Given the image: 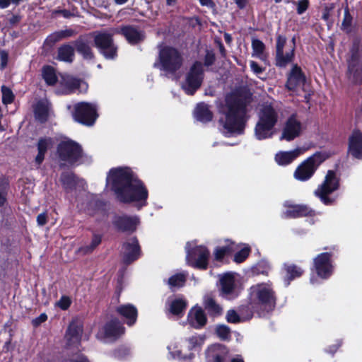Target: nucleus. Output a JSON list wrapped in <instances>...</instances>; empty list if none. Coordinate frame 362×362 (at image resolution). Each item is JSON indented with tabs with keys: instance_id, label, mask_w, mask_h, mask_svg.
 Here are the masks:
<instances>
[{
	"instance_id": "nucleus-1",
	"label": "nucleus",
	"mask_w": 362,
	"mask_h": 362,
	"mask_svg": "<svg viewBox=\"0 0 362 362\" xmlns=\"http://www.w3.org/2000/svg\"><path fill=\"white\" fill-rule=\"evenodd\" d=\"M107 184L120 202L134 203L139 209L146 205L148 190L129 168L111 169L107 177Z\"/></svg>"
},
{
	"instance_id": "nucleus-2",
	"label": "nucleus",
	"mask_w": 362,
	"mask_h": 362,
	"mask_svg": "<svg viewBox=\"0 0 362 362\" xmlns=\"http://www.w3.org/2000/svg\"><path fill=\"white\" fill-rule=\"evenodd\" d=\"M220 124L226 136L243 134L246 122L247 103L235 95L226 98L225 104L219 107Z\"/></svg>"
},
{
	"instance_id": "nucleus-3",
	"label": "nucleus",
	"mask_w": 362,
	"mask_h": 362,
	"mask_svg": "<svg viewBox=\"0 0 362 362\" xmlns=\"http://www.w3.org/2000/svg\"><path fill=\"white\" fill-rule=\"evenodd\" d=\"M276 303V292L270 281L252 285L248 290L247 308L250 313L249 317L254 313L261 315L273 310Z\"/></svg>"
},
{
	"instance_id": "nucleus-4",
	"label": "nucleus",
	"mask_w": 362,
	"mask_h": 362,
	"mask_svg": "<svg viewBox=\"0 0 362 362\" xmlns=\"http://www.w3.org/2000/svg\"><path fill=\"white\" fill-rule=\"evenodd\" d=\"M258 121L255 127V136L258 140L272 138L275 127L280 121L282 113L276 103H264L259 105Z\"/></svg>"
},
{
	"instance_id": "nucleus-5",
	"label": "nucleus",
	"mask_w": 362,
	"mask_h": 362,
	"mask_svg": "<svg viewBox=\"0 0 362 362\" xmlns=\"http://www.w3.org/2000/svg\"><path fill=\"white\" fill-rule=\"evenodd\" d=\"M182 64V57L175 48L168 46H160L158 62L154 63V67L168 73L173 74Z\"/></svg>"
},
{
	"instance_id": "nucleus-6",
	"label": "nucleus",
	"mask_w": 362,
	"mask_h": 362,
	"mask_svg": "<svg viewBox=\"0 0 362 362\" xmlns=\"http://www.w3.org/2000/svg\"><path fill=\"white\" fill-rule=\"evenodd\" d=\"M329 154L325 151H317L303 161L296 169L293 176L300 181L310 179L317 168L328 158Z\"/></svg>"
},
{
	"instance_id": "nucleus-7",
	"label": "nucleus",
	"mask_w": 362,
	"mask_h": 362,
	"mask_svg": "<svg viewBox=\"0 0 362 362\" xmlns=\"http://www.w3.org/2000/svg\"><path fill=\"white\" fill-rule=\"evenodd\" d=\"M348 78L353 83H362V49L360 42L357 40L353 42L350 50Z\"/></svg>"
},
{
	"instance_id": "nucleus-8",
	"label": "nucleus",
	"mask_w": 362,
	"mask_h": 362,
	"mask_svg": "<svg viewBox=\"0 0 362 362\" xmlns=\"http://www.w3.org/2000/svg\"><path fill=\"white\" fill-rule=\"evenodd\" d=\"M98 105L94 103L80 102L74 105L72 116L75 121L87 126H92L96 121Z\"/></svg>"
},
{
	"instance_id": "nucleus-9",
	"label": "nucleus",
	"mask_w": 362,
	"mask_h": 362,
	"mask_svg": "<svg viewBox=\"0 0 362 362\" xmlns=\"http://www.w3.org/2000/svg\"><path fill=\"white\" fill-rule=\"evenodd\" d=\"M204 76L203 65L200 62H195L185 75L182 88L187 95L194 93L200 88Z\"/></svg>"
},
{
	"instance_id": "nucleus-10",
	"label": "nucleus",
	"mask_w": 362,
	"mask_h": 362,
	"mask_svg": "<svg viewBox=\"0 0 362 362\" xmlns=\"http://www.w3.org/2000/svg\"><path fill=\"white\" fill-rule=\"evenodd\" d=\"M194 243H187L186 249V261L193 267L206 269L208 266L209 257V250L204 246L194 247Z\"/></svg>"
},
{
	"instance_id": "nucleus-11",
	"label": "nucleus",
	"mask_w": 362,
	"mask_h": 362,
	"mask_svg": "<svg viewBox=\"0 0 362 362\" xmlns=\"http://www.w3.org/2000/svg\"><path fill=\"white\" fill-rule=\"evenodd\" d=\"M295 51V38L292 39V45L286 47V37L279 35L276 43V65L285 67L293 61Z\"/></svg>"
},
{
	"instance_id": "nucleus-12",
	"label": "nucleus",
	"mask_w": 362,
	"mask_h": 362,
	"mask_svg": "<svg viewBox=\"0 0 362 362\" xmlns=\"http://www.w3.org/2000/svg\"><path fill=\"white\" fill-rule=\"evenodd\" d=\"M59 158L70 164L79 163L82 156L81 146L74 141L64 139L59 144L57 148Z\"/></svg>"
},
{
	"instance_id": "nucleus-13",
	"label": "nucleus",
	"mask_w": 362,
	"mask_h": 362,
	"mask_svg": "<svg viewBox=\"0 0 362 362\" xmlns=\"http://www.w3.org/2000/svg\"><path fill=\"white\" fill-rule=\"evenodd\" d=\"M339 187V180L333 170H329L322 183L315 191V194L325 204H331L334 199L327 196L337 190Z\"/></svg>"
},
{
	"instance_id": "nucleus-14",
	"label": "nucleus",
	"mask_w": 362,
	"mask_h": 362,
	"mask_svg": "<svg viewBox=\"0 0 362 362\" xmlns=\"http://www.w3.org/2000/svg\"><path fill=\"white\" fill-rule=\"evenodd\" d=\"M59 83V87L56 92L59 95H68L76 91L83 93L88 90V87L85 81L69 75H62Z\"/></svg>"
},
{
	"instance_id": "nucleus-15",
	"label": "nucleus",
	"mask_w": 362,
	"mask_h": 362,
	"mask_svg": "<svg viewBox=\"0 0 362 362\" xmlns=\"http://www.w3.org/2000/svg\"><path fill=\"white\" fill-rule=\"evenodd\" d=\"M95 46L101 54L108 59H113L117 56V47L112 42V35L106 32L98 33L94 38Z\"/></svg>"
},
{
	"instance_id": "nucleus-16",
	"label": "nucleus",
	"mask_w": 362,
	"mask_h": 362,
	"mask_svg": "<svg viewBox=\"0 0 362 362\" xmlns=\"http://www.w3.org/2000/svg\"><path fill=\"white\" fill-rule=\"evenodd\" d=\"M124 332V328L122 324L117 320H112L98 332L97 337L104 340H115Z\"/></svg>"
},
{
	"instance_id": "nucleus-17",
	"label": "nucleus",
	"mask_w": 362,
	"mask_h": 362,
	"mask_svg": "<svg viewBox=\"0 0 362 362\" xmlns=\"http://www.w3.org/2000/svg\"><path fill=\"white\" fill-rule=\"evenodd\" d=\"M303 129L301 122L296 115H292L287 119L280 139L288 141H292L300 135Z\"/></svg>"
},
{
	"instance_id": "nucleus-18",
	"label": "nucleus",
	"mask_w": 362,
	"mask_h": 362,
	"mask_svg": "<svg viewBox=\"0 0 362 362\" xmlns=\"http://www.w3.org/2000/svg\"><path fill=\"white\" fill-rule=\"evenodd\" d=\"M314 266L317 275L322 279H327L333 272V266L330 260V254L324 252L314 259Z\"/></svg>"
},
{
	"instance_id": "nucleus-19",
	"label": "nucleus",
	"mask_w": 362,
	"mask_h": 362,
	"mask_svg": "<svg viewBox=\"0 0 362 362\" xmlns=\"http://www.w3.org/2000/svg\"><path fill=\"white\" fill-rule=\"evenodd\" d=\"M206 362H226L229 358L227 348L219 344L209 346L205 352Z\"/></svg>"
},
{
	"instance_id": "nucleus-20",
	"label": "nucleus",
	"mask_w": 362,
	"mask_h": 362,
	"mask_svg": "<svg viewBox=\"0 0 362 362\" xmlns=\"http://www.w3.org/2000/svg\"><path fill=\"white\" fill-rule=\"evenodd\" d=\"M82 332L83 325L81 322L78 320H72L65 335L67 346L77 347L80 344Z\"/></svg>"
},
{
	"instance_id": "nucleus-21",
	"label": "nucleus",
	"mask_w": 362,
	"mask_h": 362,
	"mask_svg": "<svg viewBox=\"0 0 362 362\" xmlns=\"http://www.w3.org/2000/svg\"><path fill=\"white\" fill-rule=\"evenodd\" d=\"M122 254L126 264H129L139 257L140 248L136 238H132L123 245Z\"/></svg>"
},
{
	"instance_id": "nucleus-22",
	"label": "nucleus",
	"mask_w": 362,
	"mask_h": 362,
	"mask_svg": "<svg viewBox=\"0 0 362 362\" xmlns=\"http://www.w3.org/2000/svg\"><path fill=\"white\" fill-rule=\"evenodd\" d=\"M284 206L287 208L283 213V216L286 218H297L314 215V211L305 205H296L291 201H286Z\"/></svg>"
},
{
	"instance_id": "nucleus-23",
	"label": "nucleus",
	"mask_w": 362,
	"mask_h": 362,
	"mask_svg": "<svg viewBox=\"0 0 362 362\" xmlns=\"http://www.w3.org/2000/svg\"><path fill=\"white\" fill-rule=\"evenodd\" d=\"M305 77L298 65H293L286 82V87L290 90H296L304 85Z\"/></svg>"
},
{
	"instance_id": "nucleus-24",
	"label": "nucleus",
	"mask_w": 362,
	"mask_h": 362,
	"mask_svg": "<svg viewBox=\"0 0 362 362\" xmlns=\"http://www.w3.org/2000/svg\"><path fill=\"white\" fill-rule=\"evenodd\" d=\"M349 153L356 159H362V134L358 130L352 132L349 139Z\"/></svg>"
},
{
	"instance_id": "nucleus-25",
	"label": "nucleus",
	"mask_w": 362,
	"mask_h": 362,
	"mask_svg": "<svg viewBox=\"0 0 362 362\" xmlns=\"http://www.w3.org/2000/svg\"><path fill=\"white\" fill-rule=\"evenodd\" d=\"M307 150L308 148L305 147H298L290 151H279L275 156V160L280 165H286L291 163Z\"/></svg>"
},
{
	"instance_id": "nucleus-26",
	"label": "nucleus",
	"mask_w": 362,
	"mask_h": 362,
	"mask_svg": "<svg viewBox=\"0 0 362 362\" xmlns=\"http://www.w3.org/2000/svg\"><path fill=\"white\" fill-rule=\"evenodd\" d=\"M61 182L67 192L73 189H84L86 182L82 179H78L72 173H64L61 175Z\"/></svg>"
},
{
	"instance_id": "nucleus-27",
	"label": "nucleus",
	"mask_w": 362,
	"mask_h": 362,
	"mask_svg": "<svg viewBox=\"0 0 362 362\" xmlns=\"http://www.w3.org/2000/svg\"><path fill=\"white\" fill-rule=\"evenodd\" d=\"M221 295L226 298L234 297L235 280L232 273H226L220 277Z\"/></svg>"
},
{
	"instance_id": "nucleus-28",
	"label": "nucleus",
	"mask_w": 362,
	"mask_h": 362,
	"mask_svg": "<svg viewBox=\"0 0 362 362\" xmlns=\"http://www.w3.org/2000/svg\"><path fill=\"white\" fill-rule=\"evenodd\" d=\"M187 320L192 327L200 329L206 325L207 319L204 311L200 307L195 306L189 310Z\"/></svg>"
},
{
	"instance_id": "nucleus-29",
	"label": "nucleus",
	"mask_w": 362,
	"mask_h": 362,
	"mask_svg": "<svg viewBox=\"0 0 362 362\" xmlns=\"http://www.w3.org/2000/svg\"><path fill=\"white\" fill-rule=\"evenodd\" d=\"M139 223V218L136 216H119L115 221L117 227L122 231H134Z\"/></svg>"
},
{
	"instance_id": "nucleus-30",
	"label": "nucleus",
	"mask_w": 362,
	"mask_h": 362,
	"mask_svg": "<svg viewBox=\"0 0 362 362\" xmlns=\"http://www.w3.org/2000/svg\"><path fill=\"white\" fill-rule=\"evenodd\" d=\"M54 144V140L50 137L40 138L37 143L38 153L35 157V163L39 165L45 158L47 151L51 148Z\"/></svg>"
},
{
	"instance_id": "nucleus-31",
	"label": "nucleus",
	"mask_w": 362,
	"mask_h": 362,
	"mask_svg": "<svg viewBox=\"0 0 362 362\" xmlns=\"http://www.w3.org/2000/svg\"><path fill=\"white\" fill-rule=\"evenodd\" d=\"M119 33V30L117 31ZM121 33L125 37L127 41L132 44H136L141 41L144 35L142 32L138 30L132 26H125L121 28Z\"/></svg>"
},
{
	"instance_id": "nucleus-32",
	"label": "nucleus",
	"mask_w": 362,
	"mask_h": 362,
	"mask_svg": "<svg viewBox=\"0 0 362 362\" xmlns=\"http://www.w3.org/2000/svg\"><path fill=\"white\" fill-rule=\"evenodd\" d=\"M205 341V337L201 334H195L186 338L184 341L183 349L192 351L201 349Z\"/></svg>"
},
{
	"instance_id": "nucleus-33",
	"label": "nucleus",
	"mask_w": 362,
	"mask_h": 362,
	"mask_svg": "<svg viewBox=\"0 0 362 362\" xmlns=\"http://www.w3.org/2000/svg\"><path fill=\"white\" fill-rule=\"evenodd\" d=\"M117 311L128 321L127 324L131 326L134 324L137 317L136 308L130 304L123 305L117 308Z\"/></svg>"
},
{
	"instance_id": "nucleus-34",
	"label": "nucleus",
	"mask_w": 362,
	"mask_h": 362,
	"mask_svg": "<svg viewBox=\"0 0 362 362\" xmlns=\"http://www.w3.org/2000/svg\"><path fill=\"white\" fill-rule=\"evenodd\" d=\"M194 117L199 122H207L212 119V112L209 106L204 103L198 104L194 111Z\"/></svg>"
},
{
	"instance_id": "nucleus-35",
	"label": "nucleus",
	"mask_w": 362,
	"mask_h": 362,
	"mask_svg": "<svg viewBox=\"0 0 362 362\" xmlns=\"http://www.w3.org/2000/svg\"><path fill=\"white\" fill-rule=\"evenodd\" d=\"M49 112V103L47 100L39 101L35 108V118L41 122L47 119Z\"/></svg>"
},
{
	"instance_id": "nucleus-36",
	"label": "nucleus",
	"mask_w": 362,
	"mask_h": 362,
	"mask_svg": "<svg viewBox=\"0 0 362 362\" xmlns=\"http://www.w3.org/2000/svg\"><path fill=\"white\" fill-rule=\"evenodd\" d=\"M204 305L211 315L217 316L222 313V308L216 303L211 295L207 294L204 296Z\"/></svg>"
},
{
	"instance_id": "nucleus-37",
	"label": "nucleus",
	"mask_w": 362,
	"mask_h": 362,
	"mask_svg": "<svg viewBox=\"0 0 362 362\" xmlns=\"http://www.w3.org/2000/svg\"><path fill=\"white\" fill-rule=\"evenodd\" d=\"M74 57V49L68 44L62 45L58 49V59L66 62H71Z\"/></svg>"
},
{
	"instance_id": "nucleus-38",
	"label": "nucleus",
	"mask_w": 362,
	"mask_h": 362,
	"mask_svg": "<svg viewBox=\"0 0 362 362\" xmlns=\"http://www.w3.org/2000/svg\"><path fill=\"white\" fill-rule=\"evenodd\" d=\"M169 355L172 358H186L191 357V354L189 356L186 353H183L185 349H180V345L177 341H171L167 347Z\"/></svg>"
},
{
	"instance_id": "nucleus-39",
	"label": "nucleus",
	"mask_w": 362,
	"mask_h": 362,
	"mask_svg": "<svg viewBox=\"0 0 362 362\" xmlns=\"http://www.w3.org/2000/svg\"><path fill=\"white\" fill-rule=\"evenodd\" d=\"M284 269L286 272V286L290 284V281L300 276L303 273V270L295 264H284Z\"/></svg>"
},
{
	"instance_id": "nucleus-40",
	"label": "nucleus",
	"mask_w": 362,
	"mask_h": 362,
	"mask_svg": "<svg viewBox=\"0 0 362 362\" xmlns=\"http://www.w3.org/2000/svg\"><path fill=\"white\" fill-rule=\"evenodd\" d=\"M77 52L86 59H91L93 57L90 46L83 40L79 39L75 42Z\"/></svg>"
},
{
	"instance_id": "nucleus-41",
	"label": "nucleus",
	"mask_w": 362,
	"mask_h": 362,
	"mask_svg": "<svg viewBox=\"0 0 362 362\" xmlns=\"http://www.w3.org/2000/svg\"><path fill=\"white\" fill-rule=\"evenodd\" d=\"M187 275L185 273L176 274L168 280V284L171 289L182 286L186 281Z\"/></svg>"
},
{
	"instance_id": "nucleus-42",
	"label": "nucleus",
	"mask_w": 362,
	"mask_h": 362,
	"mask_svg": "<svg viewBox=\"0 0 362 362\" xmlns=\"http://www.w3.org/2000/svg\"><path fill=\"white\" fill-rule=\"evenodd\" d=\"M187 302L181 298H176L170 303V310L174 315H180L186 308Z\"/></svg>"
},
{
	"instance_id": "nucleus-43",
	"label": "nucleus",
	"mask_w": 362,
	"mask_h": 362,
	"mask_svg": "<svg viewBox=\"0 0 362 362\" xmlns=\"http://www.w3.org/2000/svg\"><path fill=\"white\" fill-rule=\"evenodd\" d=\"M252 57H256L260 59H264V52L265 49L264 44L258 39H253L252 41Z\"/></svg>"
},
{
	"instance_id": "nucleus-44",
	"label": "nucleus",
	"mask_w": 362,
	"mask_h": 362,
	"mask_svg": "<svg viewBox=\"0 0 362 362\" xmlns=\"http://www.w3.org/2000/svg\"><path fill=\"white\" fill-rule=\"evenodd\" d=\"M238 248L233 243L230 245L223 247H218L214 252L215 258L217 260H221L227 253L235 251Z\"/></svg>"
},
{
	"instance_id": "nucleus-45",
	"label": "nucleus",
	"mask_w": 362,
	"mask_h": 362,
	"mask_svg": "<svg viewBox=\"0 0 362 362\" xmlns=\"http://www.w3.org/2000/svg\"><path fill=\"white\" fill-rule=\"evenodd\" d=\"M42 76L48 85H54L57 81L55 71L49 66L43 68Z\"/></svg>"
},
{
	"instance_id": "nucleus-46",
	"label": "nucleus",
	"mask_w": 362,
	"mask_h": 362,
	"mask_svg": "<svg viewBox=\"0 0 362 362\" xmlns=\"http://www.w3.org/2000/svg\"><path fill=\"white\" fill-rule=\"evenodd\" d=\"M101 243V236L97 234L93 235L90 245L82 247L80 251L84 254L91 252Z\"/></svg>"
},
{
	"instance_id": "nucleus-47",
	"label": "nucleus",
	"mask_w": 362,
	"mask_h": 362,
	"mask_svg": "<svg viewBox=\"0 0 362 362\" xmlns=\"http://www.w3.org/2000/svg\"><path fill=\"white\" fill-rule=\"evenodd\" d=\"M352 23V16H351L348 7L344 10V18L341 23V29L346 32H351Z\"/></svg>"
},
{
	"instance_id": "nucleus-48",
	"label": "nucleus",
	"mask_w": 362,
	"mask_h": 362,
	"mask_svg": "<svg viewBox=\"0 0 362 362\" xmlns=\"http://www.w3.org/2000/svg\"><path fill=\"white\" fill-rule=\"evenodd\" d=\"M2 103L4 105L11 104L14 100V95L11 88L6 86H1Z\"/></svg>"
},
{
	"instance_id": "nucleus-49",
	"label": "nucleus",
	"mask_w": 362,
	"mask_h": 362,
	"mask_svg": "<svg viewBox=\"0 0 362 362\" xmlns=\"http://www.w3.org/2000/svg\"><path fill=\"white\" fill-rule=\"evenodd\" d=\"M270 269L269 264L265 261H261L253 267L252 272L255 274H265L267 275Z\"/></svg>"
},
{
	"instance_id": "nucleus-50",
	"label": "nucleus",
	"mask_w": 362,
	"mask_h": 362,
	"mask_svg": "<svg viewBox=\"0 0 362 362\" xmlns=\"http://www.w3.org/2000/svg\"><path fill=\"white\" fill-rule=\"evenodd\" d=\"M216 332L219 338L221 339H227L230 337V331L226 325H218L216 327Z\"/></svg>"
},
{
	"instance_id": "nucleus-51",
	"label": "nucleus",
	"mask_w": 362,
	"mask_h": 362,
	"mask_svg": "<svg viewBox=\"0 0 362 362\" xmlns=\"http://www.w3.org/2000/svg\"><path fill=\"white\" fill-rule=\"evenodd\" d=\"M226 320L230 323H238L242 322V317L234 310H229L226 316Z\"/></svg>"
},
{
	"instance_id": "nucleus-52",
	"label": "nucleus",
	"mask_w": 362,
	"mask_h": 362,
	"mask_svg": "<svg viewBox=\"0 0 362 362\" xmlns=\"http://www.w3.org/2000/svg\"><path fill=\"white\" fill-rule=\"evenodd\" d=\"M250 248L245 247L238 252L234 257V261L237 263L243 262L249 255Z\"/></svg>"
},
{
	"instance_id": "nucleus-53",
	"label": "nucleus",
	"mask_w": 362,
	"mask_h": 362,
	"mask_svg": "<svg viewBox=\"0 0 362 362\" xmlns=\"http://www.w3.org/2000/svg\"><path fill=\"white\" fill-rule=\"evenodd\" d=\"M129 349H128L127 347L122 346L115 349L112 352V356L117 359H123L126 356H127L129 354Z\"/></svg>"
},
{
	"instance_id": "nucleus-54",
	"label": "nucleus",
	"mask_w": 362,
	"mask_h": 362,
	"mask_svg": "<svg viewBox=\"0 0 362 362\" xmlns=\"http://www.w3.org/2000/svg\"><path fill=\"white\" fill-rule=\"evenodd\" d=\"M297 13L299 15L303 14L308 8V0H299L297 3Z\"/></svg>"
},
{
	"instance_id": "nucleus-55",
	"label": "nucleus",
	"mask_w": 362,
	"mask_h": 362,
	"mask_svg": "<svg viewBox=\"0 0 362 362\" xmlns=\"http://www.w3.org/2000/svg\"><path fill=\"white\" fill-rule=\"evenodd\" d=\"M60 41L56 32L50 34L45 40V44L47 46L52 47L56 42Z\"/></svg>"
},
{
	"instance_id": "nucleus-56",
	"label": "nucleus",
	"mask_w": 362,
	"mask_h": 362,
	"mask_svg": "<svg viewBox=\"0 0 362 362\" xmlns=\"http://www.w3.org/2000/svg\"><path fill=\"white\" fill-rule=\"evenodd\" d=\"M0 69H4L8 64V54L5 50H0Z\"/></svg>"
},
{
	"instance_id": "nucleus-57",
	"label": "nucleus",
	"mask_w": 362,
	"mask_h": 362,
	"mask_svg": "<svg viewBox=\"0 0 362 362\" xmlns=\"http://www.w3.org/2000/svg\"><path fill=\"white\" fill-rule=\"evenodd\" d=\"M71 304V300L67 296H62L57 303V305L62 310H66Z\"/></svg>"
},
{
	"instance_id": "nucleus-58",
	"label": "nucleus",
	"mask_w": 362,
	"mask_h": 362,
	"mask_svg": "<svg viewBox=\"0 0 362 362\" xmlns=\"http://www.w3.org/2000/svg\"><path fill=\"white\" fill-rule=\"evenodd\" d=\"M215 55L212 52L207 51L204 57V66L208 67L214 64Z\"/></svg>"
},
{
	"instance_id": "nucleus-59",
	"label": "nucleus",
	"mask_w": 362,
	"mask_h": 362,
	"mask_svg": "<svg viewBox=\"0 0 362 362\" xmlns=\"http://www.w3.org/2000/svg\"><path fill=\"white\" fill-rule=\"evenodd\" d=\"M6 185L4 182H0V206L6 202Z\"/></svg>"
},
{
	"instance_id": "nucleus-60",
	"label": "nucleus",
	"mask_w": 362,
	"mask_h": 362,
	"mask_svg": "<svg viewBox=\"0 0 362 362\" xmlns=\"http://www.w3.org/2000/svg\"><path fill=\"white\" fill-rule=\"evenodd\" d=\"M250 66L252 71L257 76L261 74L264 71V69L259 66L256 62L251 61L250 62Z\"/></svg>"
},
{
	"instance_id": "nucleus-61",
	"label": "nucleus",
	"mask_w": 362,
	"mask_h": 362,
	"mask_svg": "<svg viewBox=\"0 0 362 362\" xmlns=\"http://www.w3.org/2000/svg\"><path fill=\"white\" fill-rule=\"evenodd\" d=\"M64 362H89L88 359L81 354H76L71 358L65 361Z\"/></svg>"
},
{
	"instance_id": "nucleus-62",
	"label": "nucleus",
	"mask_w": 362,
	"mask_h": 362,
	"mask_svg": "<svg viewBox=\"0 0 362 362\" xmlns=\"http://www.w3.org/2000/svg\"><path fill=\"white\" fill-rule=\"evenodd\" d=\"M37 223L38 226H42L47 223V214L46 213H41L37 216Z\"/></svg>"
},
{
	"instance_id": "nucleus-63",
	"label": "nucleus",
	"mask_w": 362,
	"mask_h": 362,
	"mask_svg": "<svg viewBox=\"0 0 362 362\" xmlns=\"http://www.w3.org/2000/svg\"><path fill=\"white\" fill-rule=\"evenodd\" d=\"M200 4L208 8L214 7L215 4L212 0H199Z\"/></svg>"
},
{
	"instance_id": "nucleus-64",
	"label": "nucleus",
	"mask_w": 362,
	"mask_h": 362,
	"mask_svg": "<svg viewBox=\"0 0 362 362\" xmlns=\"http://www.w3.org/2000/svg\"><path fill=\"white\" fill-rule=\"evenodd\" d=\"M47 317L45 314H41L37 318L33 320V323L35 325H38L41 322H45L47 320Z\"/></svg>"
}]
</instances>
